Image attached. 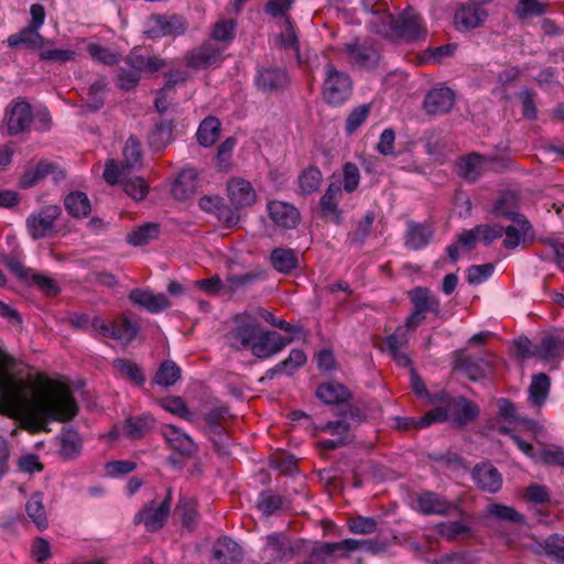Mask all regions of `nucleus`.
<instances>
[{
  "label": "nucleus",
  "mask_w": 564,
  "mask_h": 564,
  "mask_svg": "<svg viewBox=\"0 0 564 564\" xmlns=\"http://www.w3.org/2000/svg\"><path fill=\"white\" fill-rule=\"evenodd\" d=\"M113 367L135 386L142 387L145 383L143 369L137 362L126 358H117L113 360Z\"/></svg>",
  "instance_id": "nucleus-44"
},
{
  "label": "nucleus",
  "mask_w": 564,
  "mask_h": 564,
  "mask_svg": "<svg viewBox=\"0 0 564 564\" xmlns=\"http://www.w3.org/2000/svg\"><path fill=\"white\" fill-rule=\"evenodd\" d=\"M341 195L340 181L332 182L321 197V217L330 219L334 224L340 225L343 221V210L339 209L336 197Z\"/></svg>",
  "instance_id": "nucleus-22"
},
{
  "label": "nucleus",
  "mask_w": 564,
  "mask_h": 564,
  "mask_svg": "<svg viewBox=\"0 0 564 564\" xmlns=\"http://www.w3.org/2000/svg\"><path fill=\"white\" fill-rule=\"evenodd\" d=\"M270 261L279 273L290 274L299 267L296 251L290 248H275L270 253Z\"/></svg>",
  "instance_id": "nucleus-31"
},
{
  "label": "nucleus",
  "mask_w": 564,
  "mask_h": 564,
  "mask_svg": "<svg viewBox=\"0 0 564 564\" xmlns=\"http://www.w3.org/2000/svg\"><path fill=\"white\" fill-rule=\"evenodd\" d=\"M156 420L151 413L130 415L122 422V431L131 441L141 440L155 426Z\"/></svg>",
  "instance_id": "nucleus-26"
},
{
  "label": "nucleus",
  "mask_w": 564,
  "mask_h": 564,
  "mask_svg": "<svg viewBox=\"0 0 564 564\" xmlns=\"http://www.w3.org/2000/svg\"><path fill=\"white\" fill-rule=\"evenodd\" d=\"M485 161H487V155L476 152L462 158L457 163L458 175L470 183H475L480 176L478 167L484 165Z\"/></svg>",
  "instance_id": "nucleus-35"
},
{
  "label": "nucleus",
  "mask_w": 564,
  "mask_h": 564,
  "mask_svg": "<svg viewBox=\"0 0 564 564\" xmlns=\"http://www.w3.org/2000/svg\"><path fill=\"white\" fill-rule=\"evenodd\" d=\"M33 119L31 105L28 101H20L14 105L7 115V127L9 135H17L29 129Z\"/></svg>",
  "instance_id": "nucleus-25"
},
{
  "label": "nucleus",
  "mask_w": 564,
  "mask_h": 564,
  "mask_svg": "<svg viewBox=\"0 0 564 564\" xmlns=\"http://www.w3.org/2000/svg\"><path fill=\"white\" fill-rule=\"evenodd\" d=\"M478 557L470 551H459L443 554L436 564H476Z\"/></svg>",
  "instance_id": "nucleus-64"
},
{
  "label": "nucleus",
  "mask_w": 564,
  "mask_h": 564,
  "mask_svg": "<svg viewBox=\"0 0 564 564\" xmlns=\"http://www.w3.org/2000/svg\"><path fill=\"white\" fill-rule=\"evenodd\" d=\"M347 527L354 534H371L378 530V522L372 517L352 516L348 518Z\"/></svg>",
  "instance_id": "nucleus-54"
},
{
  "label": "nucleus",
  "mask_w": 564,
  "mask_h": 564,
  "mask_svg": "<svg viewBox=\"0 0 564 564\" xmlns=\"http://www.w3.org/2000/svg\"><path fill=\"white\" fill-rule=\"evenodd\" d=\"M242 558V549L227 535L219 536L213 545L212 564H240Z\"/></svg>",
  "instance_id": "nucleus-14"
},
{
  "label": "nucleus",
  "mask_w": 564,
  "mask_h": 564,
  "mask_svg": "<svg viewBox=\"0 0 564 564\" xmlns=\"http://www.w3.org/2000/svg\"><path fill=\"white\" fill-rule=\"evenodd\" d=\"M322 181V172L314 164H311L307 169L303 170L297 177L299 187L301 193L304 195H310L316 192L319 188Z\"/></svg>",
  "instance_id": "nucleus-43"
},
{
  "label": "nucleus",
  "mask_w": 564,
  "mask_h": 564,
  "mask_svg": "<svg viewBox=\"0 0 564 564\" xmlns=\"http://www.w3.org/2000/svg\"><path fill=\"white\" fill-rule=\"evenodd\" d=\"M268 545L273 550L272 558L278 562H288L296 555V550L285 533H272L267 536Z\"/></svg>",
  "instance_id": "nucleus-32"
},
{
  "label": "nucleus",
  "mask_w": 564,
  "mask_h": 564,
  "mask_svg": "<svg viewBox=\"0 0 564 564\" xmlns=\"http://www.w3.org/2000/svg\"><path fill=\"white\" fill-rule=\"evenodd\" d=\"M162 435L170 447L180 453L182 456L191 457L198 449L197 444L192 440V437L188 434L182 432L181 429H178L176 425H164Z\"/></svg>",
  "instance_id": "nucleus-21"
},
{
  "label": "nucleus",
  "mask_w": 564,
  "mask_h": 564,
  "mask_svg": "<svg viewBox=\"0 0 564 564\" xmlns=\"http://www.w3.org/2000/svg\"><path fill=\"white\" fill-rule=\"evenodd\" d=\"M307 361V356L303 349H292L289 357L281 362H279L280 367L286 376H293L294 372L304 366Z\"/></svg>",
  "instance_id": "nucleus-62"
},
{
  "label": "nucleus",
  "mask_w": 564,
  "mask_h": 564,
  "mask_svg": "<svg viewBox=\"0 0 564 564\" xmlns=\"http://www.w3.org/2000/svg\"><path fill=\"white\" fill-rule=\"evenodd\" d=\"M20 362L0 347V414L10 419L20 411L26 421L22 427L30 433L48 432V421L67 423L73 421L79 405L65 383H55L46 375L39 373L37 383L43 391L29 397L35 387L25 379Z\"/></svg>",
  "instance_id": "nucleus-1"
},
{
  "label": "nucleus",
  "mask_w": 564,
  "mask_h": 564,
  "mask_svg": "<svg viewBox=\"0 0 564 564\" xmlns=\"http://www.w3.org/2000/svg\"><path fill=\"white\" fill-rule=\"evenodd\" d=\"M129 301L138 307L155 314L171 307L172 303L164 293H153L149 289L135 288L128 294Z\"/></svg>",
  "instance_id": "nucleus-12"
},
{
  "label": "nucleus",
  "mask_w": 564,
  "mask_h": 564,
  "mask_svg": "<svg viewBox=\"0 0 564 564\" xmlns=\"http://www.w3.org/2000/svg\"><path fill=\"white\" fill-rule=\"evenodd\" d=\"M443 409L447 411L452 426L457 430L474 423L480 415L479 405L465 395L455 397L449 406H443Z\"/></svg>",
  "instance_id": "nucleus-7"
},
{
  "label": "nucleus",
  "mask_w": 564,
  "mask_h": 564,
  "mask_svg": "<svg viewBox=\"0 0 564 564\" xmlns=\"http://www.w3.org/2000/svg\"><path fill=\"white\" fill-rule=\"evenodd\" d=\"M254 84L259 90L265 94L283 93L290 85V77L284 68L263 67L258 69Z\"/></svg>",
  "instance_id": "nucleus-8"
},
{
  "label": "nucleus",
  "mask_w": 564,
  "mask_h": 564,
  "mask_svg": "<svg viewBox=\"0 0 564 564\" xmlns=\"http://www.w3.org/2000/svg\"><path fill=\"white\" fill-rule=\"evenodd\" d=\"M419 510L423 514H443L446 516L454 508L443 496L433 492L424 491L417 498Z\"/></svg>",
  "instance_id": "nucleus-28"
},
{
  "label": "nucleus",
  "mask_w": 564,
  "mask_h": 564,
  "mask_svg": "<svg viewBox=\"0 0 564 564\" xmlns=\"http://www.w3.org/2000/svg\"><path fill=\"white\" fill-rule=\"evenodd\" d=\"M271 220L284 229H293L301 221V214L292 204L273 200L268 204Z\"/></svg>",
  "instance_id": "nucleus-19"
},
{
  "label": "nucleus",
  "mask_w": 564,
  "mask_h": 564,
  "mask_svg": "<svg viewBox=\"0 0 564 564\" xmlns=\"http://www.w3.org/2000/svg\"><path fill=\"white\" fill-rule=\"evenodd\" d=\"M50 161L40 160L34 169L24 171L18 182L20 189H28L35 186L48 175Z\"/></svg>",
  "instance_id": "nucleus-42"
},
{
  "label": "nucleus",
  "mask_w": 564,
  "mask_h": 564,
  "mask_svg": "<svg viewBox=\"0 0 564 564\" xmlns=\"http://www.w3.org/2000/svg\"><path fill=\"white\" fill-rule=\"evenodd\" d=\"M175 119L158 118L153 119V128L148 134L149 148L154 152L163 151L174 141L173 131Z\"/></svg>",
  "instance_id": "nucleus-15"
},
{
  "label": "nucleus",
  "mask_w": 564,
  "mask_h": 564,
  "mask_svg": "<svg viewBox=\"0 0 564 564\" xmlns=\"http://www.w3.org/2000/svg\"><path fill=\"white\" fill-rule=\"evenodd\" d=\"M196 506V499L180 497L175 507V513L180 516L183 527H185L188 531H194L197 525L198 513Z\"/></svg>",
  "instance_id": "nucleus-39"
},
{
  "label": "nucleus",
  "mask_w": 564,
  "mask_h": 564,
  "mask_svg": "<svg viewBox=\"0 0 564 564\" xmlns=\"http://www.w3.org/2000/svg\"><path fill=\"white\" fill-rule=\"evenodd\" d=\"M121 184L123 192L137 202L143 200L150 191L147 181L141 176L124 178Z\"/></svg>",
  "instance_id": "nucleus-50"
},
{
  "label": "nucleus",
  "mask_w": 564,
  "mask_h": 564,
  "mask_svg": "<svg viewBox=\"0 0 564 564\" xmlns=\"http://www.w3.org/2000/svg\"><path fill=\"white\" fill-rule=\"evenodd\" d=\"M43 492L36 491L25 503V512L40 531L48 528V520L43 505Z\"/></svg>",
  "instance_id": "nucleus-36"
},
{
  "label": "nucleus",
  "mask_w": 564,
  "mask_h": 564,
  "mask_svg": "<svg viewBox=\"0 0 564 564\" xmlns=\"http://www.w3.org/2000/svg\"><path fill=\"white\" fill-rule=\"evenodd\" d=\"M521 196L519 192L511 189H503L499 193L497 199L495 200L490 213L495 217H502L507 219H512L516 217L520 208Z\"/></svg>",
  "instance_id": "nucleus-27"
},
{
  "label": "nucleus",
  "mask_w": 564,
  "mask_h": 564,
  "mask_svg": "<svg viewBox=\"0 0 564 564\" xmlns=\"http://www.w3.org/2000/svg\"><path fill=\"white\" fill-rule=\"evenodd\" d=\"M230 204L236 208L249 207L256 203V192L251 183L241 177H232L227 183Z\"/></svg>",
  "instance_id": "nucleus-20"
},
{
  "label": "nucleus",
  "mask_w": 564,
  "mask_h": 564,
  "mask_svg": "<svg viewBox=\"0 0 564 564\" xmlns=\"http://www.w3.org/2000/svg\"><path fill=\"white\" fill-rule=\"evenodd\" d=\"M156 403L165 411L177 415L183 420L188 422L193 421V413L189 411L185 400L180 395H169L165 398L156 399Z\"/></svg>",
  "instance_id": "nucleus-46"
},
{
  "label": "nucleus",
  "mask_w": 564,
  "mask_h": 564,
  "mask_svg": "<svg viewBox=\"0 0 564 564\" xmlns=\"http://www.w3.org/2000/svg\"><path fill=\"white\" fill-rule=\"evenodd\" d=\"M376 215L373 212H368L362 221H360L354 232L349 234V241L351 245L362 246L370 235L372 224Z\"/></svg>",
  "instance_id": "nucleus-60"
},
{
  "label": "nucleus",
  "mask_w": 564,
  "mask_h": 564,
  "mask_svg": "<svg viewBox=\"0 0 564 564\" xmlns=\"http://www.w3.org/2000/svg\"><path fill=\"white\" fill-rule=\"evenodd\" d=\"M455 104V93L449 87L434 88L424 98L423 108L429 115L448 113Z\"/></svg>",
  "instance_id": "nucleus-18"
},
{
  "label": "nucleus",
  "mask_w": 564,
  "mask_h": 564,
  "mask_svg": "<svg viewBox=\"0 0 564 564\" xmlns=\"http://www.w3.org/2000/svg\"><path fill=\"white\" fill-rule=\"evenodd\" d=\"M487 510L489 514L498 520H503L519 525L525 524V517L512 507L501 503H490L488 505Z\"/></svg>",
  "instance_id": "nucleus-49"
},
{
  "label": "nucleus",
  "mask_w": 564,
  "mask_h": 564,
  "mask_svg": "<svg viewBox=\"0 0 564 564\" xmlns=\"http://www.w3.org/2000/svg\"><path fill=\"white\" fill-rule=\"evenodd\" d=\"M236 35V21L220 20L214 24L212 39L218 42L230 43Z\"/></svg>",
  "instance_id": "nucleus-61"
},
{
  "label": "nucleus",
  "mask_w": 564,
  "mask_h": 564,
  "mask_svg": "<svg viewBox=\"0 0 564 564\" xmlns=\"http://www.w3.org/2000/svg\"><path fill=\"white\" fill-rule=\"evenodd\" d=\"M186 65L194 69H206L223 62V50L214 43L204 42L185 55Z\"/></svg>",
  "instance_id": "nucleus-11"
},
{
  "label": "nucleus",
  "mask_w": 564,
  "mask_h": 564,
  "mask_svg": "<svg viewBox=\"0 0 564 564\" xmlns=\"http://www.w3.org/2000/svg\"><path fill=\"white\" fill-rule=\"evenodd\" d=\"M150 20H152L155 25L147 31H144V36L147 39H159V37H177L186 33L188 29L187 19L181 14H160L152 13L150 15Z\"/></svg>",
  "instance_id": "nucleus-4"
},
{
  "label": "nucleus",
  "mask_w": 564,
  "mask_h": 564,
  "mask_svg": "<svg viewBox=\"0 0 564 564\" xmlns=\"http://www.w3.org/2000/svg\"><path fill=\"white\" fill-rule=\"evenodd\" d=\"M1 261L19 281L23 284L29 283V278L32 274L33 269L24 267L18 258L10 254H3L1 257Z\"/></svg>",
  "instance_id": "nucleus-63"
},
{
  "label": "nucleus",
  "mask_w": 564,
  "mask_h": 564,
  "mask_svg": "<svg viewBox=\"0 0 564 564\" xmlns=\"http://www.w3.org/2000/svg\"><path fill=\"white\" fill-rule=\"evenodd\" d=\"M221 124L217 117L208 116L199 124L196 132L197 142L204 148L212 147L220 135Z\"/></svg>",
  "instance_id": "nucleus-33"
},
{
  "label": "nucleus",
  "mask_w": 564,
  "mask_h": 564,
  "mask_svg": "<svg viewBox=\"0 0 564 564\" xmlns=\"http://www.w3.org/2000/svg\"><path fill=\"white\" fill-rule=\"evenodd\" d=\"M325 80L322 96L325 104L339 107L344 105L352 93V79L346 72L338 70L332 63L325 66Z\"/></svg>",
  "instance_id": "nucleus-2"
},
{
  "label": "nucleus",
  "mask_w": 564,
  "mask_h": 564,
  "mask_svg": "<svg viewBox=\"0 0 564 564\" xmlns=\"http://www.w3.org/2000/svg\"><path fill=\"white\" fill-rule=\"evenodd\" d=\"M64 206L67 213L76 219L87 217L91 212V204L86 193L73 191L64 198Z\"/></svg>",
  "instance_id": "nucleus-30"
},
{
  "label": "nucleus",
  "mask_w": 564,
  "mask_h": 564,
  "mask_svg": "<svg viewBox=\"0 0 564 564\" xmlns=\"http://www.w3.org/2000/svg\"><path fill=\"white\" fill-rule=\"evenodd\" d=\"M237 143L235 137H228L218 147L216 154V165L219 172H228L231 169V153Z\"/></svg>",
  "instance_id": "nucleus-55"
},
{
  "label": "nucleus",
  "mask_w": 564,
  "mask_h": 564,
  "mask_svg": "<svg viewBox=\"0 0 564 564\" xmlns=\"http://www.w3.org/2000/svg\"><path fill=\"white\" fill-rule=\"evenodd\" d=\"M359 37H355L351 43L344 45V52L361 68H376L378 66L380 55L368 45H361Z\"/></svg>",
  "instance_id": "nucleus-23"
},
{
  "label": "nucleus",
  "mask_w": 564,
  "mask_h": 564,
  "mask_svg": "<svg viewBox=\"0 0 564 564\" xmlns=\"http://www.w3.org/2000/svg\"><path fill=\"white\" fill-rule=\"evenodd\" d=\"M409 9L402 11L395 19V39H402L406 43L423 41L427 36V29L420 24L417 14H410Z\"/></svg>",
  "instance_id": "nucleus-9"
},
{
  "label": "nucleus",
  "mask_w": 564,
  "mask_h": 564,
  "mask_svg": "<svg viewBox=\"0 0 564 564\" xmlns=\"http://www.w3.org/2000/svg\"><path fill=\"white\" fill-rule=\"evenodd\" d=\"M481 4L473 1L471 3L462 4L457 9L454 14V22L459 30L468 31L484 24L488 18V12L480 7Z\"/></svg>",
  "instance_id": "nucleus-17"
},
{
  "label": "nucleus",
  "mask_w": 564,
  "mask_h": 564,
  "mask_svg": "<svg viewBox=\"0 0 564 564\" xmlns=\"http://www.w3.org/2000/svg\"><path fill=\"white\" fill-rule=\"evenodd\" d=\"M235 327L228 333V337H231L240 343V346L231 345L236 350L241 348H252V345L257 341L260 333L264 330V327L258 321L257 316L248 311L235 314L231 318Z\"/></svg>",
  "instance_id": "nucleus-3"
},
{
  "label": "nucleus",
  "mask_w": 564,
  "mask_h": 564,
  "mask_svg": "<svg viewBox=\"0 0 564 564\" xmlns=\"http://www.w3.org/2000/svg\"><path fill=\"white\" fill-rule=\"evenodd\" d=\"M140 330V325L135 321H132L130 316L123 314L119 322L115 323V339L130 344L138 337Z\"/></svg>",
  "instance_id": "nucleus-47"
},
{
  "label": "nucleus",
  "mask_w": 564,
  "mask_h": 564,
  "mask_svg": "<svg viewBox=\"0 0 564 564\" xmlns=\"http://www.w3.org/2000/svg\"><path fill=\"white\" fill-rule=\"evenodd\" d=\"M123 169L131 170L142 159L141 143L137 137L130 135L123 148Z\"/></svg>",
  "instance_id": "nucleus-59"
},
{
  "label": "nucleus",
  "mask_w": 564,
  "mask_h": 564,
  "mask_svg": "<svg viewBox=\"0 0 564 564\" xmlns=\"http://www.w3.org/2000/svg\"><path fill=\"white\" fill-rule=\"evenodd\" d=\"M395 18L389 12H384L383 15L377 20L370 22V30L372 33L381 35L387 40L395 39Z\"/></svg>",
  "instance_id": "nucleus-52"
},
{
  "label": "nucleus",
  "mask_w": 564,
  "mask_h": 564,
  "mask_svg": "<svg viewBox=\"0 0 564 564\" xmlns=\"http://www.w3.org/2000/svg\"><path fill=\"white\" fill-rule=\"evenodd\" d=\"M198 189V173L195 169H183L174 183L172 184L171 194L180 202L188 199L196 194Z\"/></svg>",
  "instance_id": "nucleus-24"
},
{
  "label": "nucleus",
  "mask_w": 564,
  "mask_h": 564,
  "mask_svg": "<svg viewBox=\"0 0 564 564\" xmlns=\"http://www.w3.org/2000/svg\"><path fill=\"white\" fill-rule=\"evenodd\" d=\"M452 369L462 372L469 381L477 382L489 378L488 369L494 370V364L482 358L473 360L465 355L464 349H457L453 351Z\"/></svg>",
  "instance_id": "nucleus-5"
},
{
  "label": "nucleus",
  "mask_w": 564,
  "mask_h": 564,
  "mask_svg": "<svg viewBox=\"0 0 564 564\" xmlns=\"http://www.w3.org/2000/svg\"><path fill=\"white\" fill-rule=\"evenodd\" d=\"M273 333L270 329L264 328L263 332L260 333L259 338L252 345L251 352L258 359H267L270 358L278 352H272L273 345L275 339L273 338Z\"/></svg>",
  "instance_id": "nucleus-51"
},
{
  "label": "nucleus",
  "mask_w": 564,
  "mask_h": 564,
  "mask_svg": "<svg viewBox=\"0 0 564 564\" xmlns=\"http://www.w3.org/2000/svg\"><path fill=\"white\" fill-rule=\"evenodd\" d=\"M171 501L172 488H169L165 498L156 508H154V501H151L134 516V523L143 522L148 532L161 530L167 521Z\"/></svg>",
  "instance_id": "nucleus-6"
},
{
  "label": "nucleus",
  "mask_w": 564,
  "mask_h": 564,
  "mask_svg": "<svg viewBox=\"0 0 564 564\" xmlns=\"http://www.w3.org/2000/svg\"><path fill=\"white\" fill-rule=\"evenodd\" d=\"M371 106V104L360 105L349 112L345 121V132L347 135L354 134L366 121L370 115Z\"/></svg>",
  "instance_id": "nucleus-53"
},
{
  "label": "nucleus",
  "mask_w": 564,
  "mask_h": 564,
  "mask_svg": "<svg viewBox=\"0 0 564 564\" xmlns=\"http://www.w3.org/2000/svg\"><path fill=\"white\" fill-rule=\"evenodd\" d=\"M433 229L425 224L409 221L405 232V247L412 250H419L430 243L433 238Z\"/></svg>",
  "instance_id": "nucleus-29"
},
{
  "label": "nucleus",
  "mask_w": 564,
  "mask_h": 564,
  "mask_svg": "<svg viewBox=\"0 0 564 564\" xmlns=\"http://www.w3.org/2000/svg\"><path fill=\"white\" fill-rule=\"evenodd\" d=\"M265 271H252L247 272L240 275H229L227 276L226 283V292L229 294H234L239 288L245 286L247 284L253 283L257 280H260L264 276Z\"/></svg>",
  "instance_id": "nucleus-56"
},
{
  "label": "nucleus",
  "mask_w": 564,
  "mask_h": 564,
  "mask_svg": "<svg viewBox=\"0 0 564 564\" xmlns=\"http://www.w3.org/2000/svg\"><path fill=\"white\" fill-rule=\"evenodd\" d=\"M181 368L173 360L165 359L160 364L152 383L169 388L174 386L181 379Z\"/></svg>",
  "instance_id": "nucleus-37"
},
{
  "label": "nucleus",
  "mask_w": 564,
  "mask_h": 564,
  "mask_svg": "<svg viewBox=\"0 0 564 564\" xmlns=\"http://www.w3.org/2000/svg\"><path fill=\"white\" fill-rule=\"evenodd\" d=\"M283 498L279 495H274L271 489L263 490L257 503L259 510L267 517L272 516L282 508Z\"/></svg>",
  "instance_id": "nucleus-57"
},
{
  "label": "nucleus",
  "mask_w": 564,
  "mask_h": 564,
  "mask_svg": "<svg viewBox=\"0 0 564 564\" xmlns=\"http://www.w3.org/2000/svg\"><path fill=\"white\" fill-rule=\"evenodd\" d=\"M87 52L93 59L98 61L99 63L107 66L117 65L120 61V55L118 53L112 52L108 47L97 43L88 44Z\"/></svg>",
  "instance_id": "nucleus-58"
},
{
  "label": "nucleus",
  "mask_w": 564,
  "mask_h": 564,
  "mask_svg": "<svg viewBox=\"0 0 564 564\" xmlns=\"http://www.w3.org/2000/svg\"><path fill=\"white\" fill-rule=\"evenodd\" d=\"M83 440L77 430L73 427H63L61 434L59 455L64 459L76 458L82 449Z\"/></svg>",
  "instance_id": "nucleus-34"
},
{
  "label": "nucleus",
  "mask_w": 564,
  "mask_h": 564,
  "mask_svg": "<svg viewBox=\"0 0 564 564\" xmlns=\"http://www.w3.org/2000/svg\"><path fill=\"white\" fill-rule=\"evenodd\" d=\"M161 234V225L159 223H145L133 229L127 235V242L134 247L148 245L152 239H156Z\"/></svg>",
  "instance_id": "nucleus-38"
},
{
  "label": "nucleus",
  "mask_w": 564,
  "mask_h": 564,
  "mask_svg": "<svg viewBox=\"0 0 564 564\" xmlns=\"http://www.w3.org/2000/svg\"><path fill=\"white\" fill-rule=\"evenodd\" d=\"M534 552L536 554L544 553L550 558L564 562V538L552 534L543 543H539Z\"/></svg>",
  "instance_id": "nucleus-48"
},
{
  "label": "nucleus",
  "mask_w": 564,
  "mask_h": 564,
  "mask_svg": "<svg viewBox=\"0 0 564 564\" xmlns=\"http://www.w3.org/2000/svg\"><path fill=\"white\" fill-rule=\"evenodd\" d=\"M25 285H35L39 291H41L47 297H55L62 292V289L55 279L35 270H33L29 278V283H25Z\"/></svg>",
  "instance_id": "nucleus-45"
},
{
  "label": "nucleus",
  "mask_w": 564,
  "mask_h": 564,
  "mask_svg": "<svg viewBox=\"0 0 564 564\" xmlns=\"http://www.w3.org/2000/svg\"><path fill=\"white\" fill-rule=\"evenodd\" d=\"M108 88L106 77H100L98 80L93 83L88 88L87 101L83 106L87 112H97L105 105L104 94Z\"/></svg>",
  "instance_id": "nucleus-40"
},
{
  "label": "nucleus",
  "mask_w": 564,
  "mask_h": 564,
  "mask_svg": "<svg viewBox=\"0 0 564 564\" xmlns=\"http://www.w3.org/2000/svg\"><path fill=\"white\" fill-rule=\"evenodd\" d=\"M61 213L62 209L58 205H48L41 208L37 215H30L26 219V227L31 237L33 239L46 237L48 231L54 228V221Z\"/></svg>",
  "instance_id": "nucleus-10"
},
{
  "label": "nucleus",
  "mask_w": 564,
  "mask_h": 564,
  "mask_svg": "<svg viewBox=\"0 0 564 564\" xmlns=\"http://www.w3.org/2000/svg\"><path fill=\"white\" fill-rule=\"evenodd\" d=\"M471 477L477 487L482 491L496 494L501 489V474L489 462L477 464L471 470Z\"/></svg>",
  "instance_id": "nucleus-16"
},
{
  "label": "nucleus",
  "mask_w": 564,
  "mask_h": 564,
  "mask_svg": "<svg viewBox=\"0 0 564 564\" xmlns=\"http://www.w3.org/2000/svg\"><path fill=\"white\" fill-rule=\"evenodd\" d=\"M550 386H551V380L546 373L540 372V373L534 375L532 377V381L529 387L530 401L534 405H538V406L542 405L547 398Z\"/></svg>",
  "instance_id": "nucleus-41"
},
{
  "label": "nucleus",
  "mask_w": 564,
  "mask_h": 564,
  "mask_svg": "<svg viewBox=\"0 0 564 564\" xmlns=\"http://www.w3.org/2000/svg\"><path fill=\"white\" fill-rule=\"evenodd\" d=\"M315 398L325 405H343L352 400V392L344 383L329 380L316 387Z\"/></svg>",
  "instance_id": "nucleus-13"
}]
</instances>
